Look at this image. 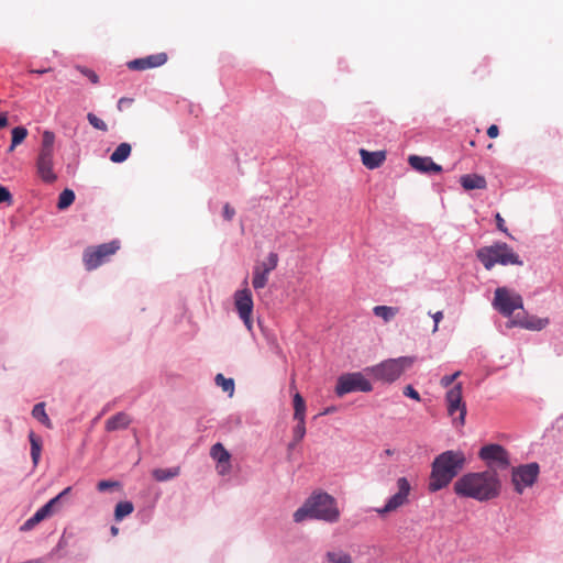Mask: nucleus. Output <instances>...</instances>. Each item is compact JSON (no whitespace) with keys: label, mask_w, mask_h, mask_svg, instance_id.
Segmentation results:
<instances>
[{"label":"nucleus","mask_w":563,"mask_h":563,"mask_svg":"<svg viewBox=\"0 0 563 563\" xmlns=\"http://www.w3.org/2000/svg\"><path fill=\"white\" fill-rule=\"evenodd\" d=\"M453 490L459 497L485 503L500 495L501 479L498 473L492 470L468 472L454 483Z\"/></svg>","instance_id":"obj_1"},{"label":"nucleus","mask_w":563,"mask_h":563,"mask_svg":"<svg viewBox=\"0 0 563 563\" xmlns=\"http://www.w3.org/2000/svg\"><path fill=\"white\" fill-rule=\"evenodd\" d=\"M466 456L460 450H446L438 454L431 463L428 490L437 493L446 486L465 467Z\"/></svg>","instance_id":"obj_2"},{"label":"nucleus","mask_w":563,"mask_h":563,"mask_svg":"<svg viewBox=\"0 0 563 563\" xmlns=\"http://www.w3.org/2000/svg\"><path fill=\"white\" fill-rule=\"evenodd\" d=\"M339 517L335 498L322 490L313 492L292 515L296 523L307 519L333 523L339 520Z\"/></svg>","instance_id":"obj_3"},{"label":"nucleus","mask_w":563,"mask_h":563,"mask_svg":"<svg viewBox=\"0 0 563 563\" xmlns=\"http://www.w3.org/2000/svg\"><path fill=\"white\" fill-rule=\"evenodd\" d=\"M476 258L487 271L493 269L497 264L503 266L523 265V261L514 252L512 247L501 241H496L492 245L479 247L476 251Z\"/></svg>","instance_id":"obj_4"},{"label":"nucleus","mask_w":563,"mask_h":563,"mask_svg":"<svg viewBox=\"0 0 563 563\" xmlns=\"http://www.w3.org/2000/svg\"><path fill=\"white\" fill-rule=\"evenodd\" d=\"M415 361V356L388 358L376 365L365 367L364 373L384 384H393L413 365Z\"/></svg>","instance_id":"obj_5"},{"label":"nucleus","mask_w":563,"mask_h":563,"mask_svg":"<svg viewBox=\"0 0 563 563\" xmlns=\"http://www.w3.org/2000/svg\"><path fill=\"white\" fill-rule=\"evenodd\" d=\"M363 372H349L343 373L336 378V385L334 388L338 397H343L346 394L361 391L369 393L373 390L372 383L365 377Z\"/></svg>","instance_id":"obj_6"},{"label":"nucleus","mask_w":563,"mask_h":563,"mask_svg":"<svg viewBox=\"0 0 563 563\" xmlns=\"http://www.w3.org/2000/svg\"><path fill=\"white\" fill-rule=\"evenodd\" d=\"M478 457L485 462L488 470H507L510 465V456L508 451L498 443H488L483 445L478 451Z\"/></svg>","instance_id":"obj_7"},{"label":"nucleus","mask_w":563,"mask_h":563,"mask_svg":"<svg viewBox=\"0 0 563 563\" xmlns=\"http://www.w3.org/2000/svg\"><path fill=\"white\" fill-rule=\"evenodd\" d=\"M493 307L504 317L510 318L515 310L523 308V299L507 287H498L494 292Z\"/></svg>","instance_id":"obj_8"},{"label":"nucleus","mask_w":563,"mask_h":563,"mask_svg":"<svg viewBox=\"0 0 563 563\" xmlns=\"http://www.w3.org/2000/svg\"><path fill=\"white\" fill-rule=\"evenodd\" d=\"M119 249L120 242L118 240L99 244L96 247H87L82 255L86 269L93 271L98 268L106 262L108 256L114 254Z\"/></svg>","instance_id":"obj_9"},{"label":"nucleus","mask_w":563,"mask_h":563,"mask_svg":"<svg viewBox=\"0 0 563 563\" xmlns=\"http://www.w3.org/2000/svg\"><path fill=\"white\" fill-rule=\"evenodd\" d=\"M540 474V465L537 462L520 464L511 471V483L517 494H522L527 487L533 486Z\"/></svg>","instance_id":"obj_10"},{"label":"nucleus","mask_w":563,"mask_h":563,"mask_svg":"<svg viewBox=\"0 0 563 563\" xmlns=\"http://www.w3.org/2000/svg\"><path fill=\"white\" fill-rule=\"evenodd\" d=\"M396 484L397 493L390 496L383 507L375 509L380 517H385L387 514L397 510L409 501L408 497L411 492V485L407 477H399Z\"/></svg>","instance_id":"obj_11"},{"label":"nucleus","mask_w":563,"mask_h":563,"mask_svg":"<svg viewBox=\"0 0 563 563\" xmlns=\"http://www.w3.org/2000/svg\"><path fill=\"white\" fill-rule=\"evenodd\" d=\"M396 484L397 493L390 496L383 507L375 509L380 517H385L387 514L397 510L409 501L408 497L411 492V485L407 477H399Z\"/></svg>","instance_id":"obj_12"},{"label":"nucleus","mask_w":563,"mask_h":563,"mask_svg":"<svg viewBox=\"0 0 563 563\" xmlns=\"http://www.w3.org/2000/svg\"><path fill=\"white\" fill-rule=\"evenodd\" d=\"M234 307L246 329L253 334V296L249 288L236 290L234 294Z\"/></svg>","instance_id":"obj_13"},{"label":"nucleus","mask_w":563,"mask_h":563,"mask_svg":"<svg viewBox=\"0 0 563 563\" xmlns=\"http://www.w3.org/2000/svg\"><path fill=\"white\" fill-rule=\"evenodd\" d=\"M445 400L448 405L449 415L453 417L456 412H459V417L456 420H459L461 424H464L466 417V406L462 397L461 383H457L446 391Z\"/></svg>","instance_id":"obj_14"},{"label":"nucleus","mask_w":563,"mask_h":563,"mask_svg":"<svg viewBox=\"0 0 563 563\" xmlns=\"http://www.w3.org/2000/svg\"><path fill=\"white\" fill-rule=\"evenodd\" d=\"M36 174L42 181L53 184L57 180V175L54 172V154H37L36 157Z\"/></svg>","instance_id":"obj_15"},{"label":"nucleus","mask_w":563,"mask_h":563,"mask_svg":"<svg viewBox=\"0 0 563 563\" xmlns=\"http://www.w3.org/2000/svg\"><path fill=\"white\" fill-rule=\"evenodd\" d=\"M408 164L412 169L429 176L442 173L443 168L437 164L430 156L410 155Z\"/></svg>","instance_id":"obj_16"},{"label":"nucleus","mask_w":563,"mask_h":563,"mask_svg":"<svg viewBox=\"0 0 563 563\" xmlns=\"http://www.w3.org/2000/svg\"><path fill=\"white\" fill-rule=\"evenodd\" d=\"M167 62V54L166 53H158L148 55L146 57L142 58H135L128 63V67L131 70H145L150 68H155L163 66Z\"/></svg>","instance_id":"obj_17"},{"label":"nucleus","mask_w":563,"mask_h":563,"mask_svg":"<svg viewBox=\"0 0 563 563\" xmlns=\"http://www.w3.org/2000/svg\"><path fill=\"white\" fill-rule=\"evenodd\" d=\"M55 501L48 500L40 507L20 527L21 531H30L34 529L40 522L51 517L56 510Z\"/></svg>","instance_id":"obj_18"},{"label":"nucleus","mask_w":563,"mask_h":563,"mask_svg":"<svg viewBox=\"0 0 563 563\" xmlns=\"http://www.w3.org/2000/svg\"><path fill=\"white\" fill-rule=\"evenodd\" d=\"M210 456L217 462L219 474L224 475L230 471L231 453L221 442L214 443L210 449Z\"/></svg>","instance_id":"obj_19"},{"label":"nucleus","mask_w":563,"mask_h":563,"mask_svg":"<svg viewBox=\"0 0 563 563\" xmlns=\"http://www.w3.org/2000/svg\"><path fill=\"white\" fill-rule=\"evenodd\" d=\"M360 156L362 164L368 169H376L383 165L386 159L385 151H367L365 148L360 150Z\"/></svg>","instance_id":"obj_20"},{"label":"nucleus","mask_w":563,"mask_h":563,"mask_svg":"<svg viewBox=\"0 0 563 563\" xmlns=\"http://www.w3.org/2000/svg\"><path fill=\"white\" fill-rule=\"evenodd\" d=\"M460 184L464 190L485 189L487 181L484 176L479 174H465L461 176Z\"/></svg>","instance_id":"obj_21"},{"label":"nucleus","mask_w":563,"mask_h":563,"mask_svg":"<svg viewBox=\"0 0 563 563\" xmlns=\"http://www.w3.org/2000/svg\"><path fill=\"white\" fill-rule=\"evenodd\" d=\"M130 423H131L130 417L125 412L120 411V412H117L115 415H113L112 417H110L106 421L104 427L108 432H113L117 430H123V429L129 428Z\"/></svg>","instance_id":"obj_22"},{"label":"nucleus","mask_w":563,"mask_h":563,"mask_svg":"<svg viewBox=\"0 0 563 563\" xmlns=\"http://www.w3.org/2000/svg\"><path fill=\"white\" fill-rule=\"evenodd\" d=\"M29 441L31 446V459L33 466L36 467L38 465L42 452V439L34 431L29 432Z\"/></svg>","instance_id":"obj_23"},{"label":"nucleus","mask_w":563,"mask_h":563,"mask_svg":"<svg viewBox=\"0 0 563 563\" xmlns=\"http://www.w3.org/2000/svg\"><path fill=\"white\" fill-rule=\"evenodd\" d=\"M292 406L294 419L297 421V423L306 424V401L299 393L294 395Z\"/></svg>","instance_id":"obj_24"},{"label":"nucleus","mask_w":563,"mask_h":563,"mask_svg":"<svg viewBox=\"0 0 563 563\" xmlns=\"http://www.w3.org/2000/svg\"><path fill=\"white\" fill-rule=\"evenodd\" d=\"M132 147L129 143H120L110 155V161L115 164L125 162L131 155Z\"/></svg>","instance_id":"obj_25"},{"label":"nucleus","mask_w":563,"mask_h":563,"mask_svg":"<svg viewBox=\"0 0 563 563\" xmlns=\"http://www.w3.org/2000/svg\"><path fill=\"white\" fill-rule=\"evenodd\" d=\"M32 417L40 423H42L44 427L48 429L53 428L52 421L45 411V402H37L34 405L32 409Z\"/></svg>","instance_id":"obj_26"},{"label":"nucleus","mask_w":563,"mask_h":563,"mask_svg":"<svg viewBox=\"0 0 563 563\" xmlns=\"http://www.w3.org/2000/svg\"><path fill=\"white\" fill-rule=\"evenodd\" d=\"M134 510V505L130 500L119 501L114 507V520L122 521L125 517L130 516Z\"/></svg>","instance_id":"obj_27"},{"label":"nucleus","mask_w":563,"mask_h":563,"mask_svg":"<svg viewBox=\"0 0 563 563\" xmlns=\"http://www.w3.org/2000/svg\"><path fill=\"white\" fill-rule=\"evenodd\" d=\"M179 467H169V468H155L152 472V476L157 482H167L173 479L179 475Z\"/></svg>","instance_id":"obj_28"},{"label":"nucleus","mask_w":563,"mask_h":563,"mask_svg":"<svg viewBox=\"0 0 563 563\" xmlns=\"http://www.w3.org/2000/svg\"><path fill=\"white\" fill-rule=\"evenodd\" d=\"M306 435V424L297 423L292 429V440L287 445L288 459H290L291 452L295 450L296 445L305 438Z\"/></svg>","instance_id":"obj_29"},{"label":"nucleus","mask_w":563,"mask_h":563,"mask_svg":"<svg viewBox=\"0 0 563 563\" xmlns=\"http://www.w3.org/2000/svg\"><path fill=\"white\" fill-rule=\"evenodd\" d=\"M76 199V195L73 189L65 188L59 195L57 199V209L63 211L69 208Z\"/></svg>","instance_id":"obj_30"},{"label":"nucleus","mask_w":563,"mask_h":563,"mask_svg":"<svg viewBox=\"0 0 563 563\" xmlns=\"http://www.w3.org/2000/svg\"><path fill=\"white\" fill-rule=\"evenodd\" d=\"M548 324L549 320L547 318L543 319L536 316H528L526 323H520V328L531 331H540Z\"/></svg>","instance_id":"obj_31"},{"label":"nucleus","mask_w":563,"mask_h":563,"mask_svg":"<svg viewBox=\"0 0 563 563\" xmlns=\"http://www.w3.org/2000/svg\"><path fill=\"white\" fill-rule=\"evenodd\" d=\"M55 134L52 131L45 130L42 134V144L38 151L40 154H54Z\"/></svg>","instance_id":"obj_32"},{"label":"nucleus","mask_w":563,"mask_h":563,"mask_svg":"<svg viewBox=\"0 0 563 563\" xmlns=\"http://www.w3.org/2000/svg\"><path fill=\"white\" fill-rule=\"evenodd\" d=\"M214 383L218 387H221L224 393H228L230 397L233 395L235 388L233 378H228L223 374L219 373L214 377Z\"/></svg>","instance_id":"obj_33"},{"label":"nucleus","mask_w":563,"mask_h":563,"mask_svg":"<svg viewBox=\"0 0 563 563\" xmlns=\"http://www.w3.org/2000/svg\"><path fill=\"white\" fill-rule=\"evenodd\" d=\"M268 282V274L262 271L261 266H254L253 268V277L252 285L254 289H262L266 286Z\"/></svg>","instance_id":"obj_34"},{"label":"nucleus","mask_w":563,"mask_h":563,"mask_svg":"<svg viewBox=\"0 0 563 563\" xmlns=\"http://www.w3.org/2000/svg\"><path fill=\"white\" fill-rule=\"evenodd\" d=\"M373 312L376 317H379L387 322L396 316L397 308L389 306H375Z\"/></svg>","instance_id":"obj_35"},{"label":"nucleus","mask_w":563,"mask_h":563,"mask_svg":"<svg viewBox=\"0 0 563 563\" xmlns=\"http://www.w3.org/2000/svg\"><path fill=\"white\" fill-rule=\"evenodd\" d=\"M278 264V254L275 252H271L266 260L256 266H261L262 271L269 275L272 271L277 267Z\"/></svg>","instance_id":"obj_36"},{"label":"nucleus","mask_w":563,"mask_h":563,"mask_svg":"<svg viewBox=\"0 0 563 563\" xmlns=\"http://www.w3.org/2000/svg\"><path fill=\"white\" fill-rule=\"evenodd\" d=\"M27 136V130L23 125L14 126L11 130V142H13V146L20 145L25 137Z\"/></svg>","instance_id":"obj_37"},{"label":"nucleus","mask_w":563,"mask_h":563,"mask_svg":"<svg viewBox=\"0 0 563 563\" xmlns=\"http://www.w3.org/2000/svg\"><path fill=\"white\" fill-rule=\"evenodd\" d=\"M327 560L330 563H352V558L349 553L344 552H327Z\"/></svg>","instance_id":"obj_38"},{"label":"nucleus","mask_w":563,"mask_h":563,"mask_svg":"<svg viewBox=\"0 0 563 563\" xmlns=\"http://www.w3.org/2000/svg\"><path fill=\"white\" fill-rule=\"evenodd\" d=\"M87 120H88L89 124H91L96 130H99V131H102V132H107L108 131V125L104 123L103 120L98 118L95 113L89 112L87 114Z\"/></svg>","instance_id":"obj_39"},{"label":"nucleus","mask_w":563,"mask_h":563,"mask_svg":"<svg viewBox=\"0 0 563 563\" xmlns=\"http://www.w3.org/2000/svg\"><path fill=\"white\" fill-rule=\"evenodd\" d=\"M121 486L120 482L118 481H110V479H102L98 482L97 489L100 493H106L111 490L112 488H119Z\"/></svg>","instance_id":"obj_40"},{"label":"nucleus","mask_w":563,"mask_h":563,"mask_svg":"<svg viewBox=\"0 0 563 563\" xmlns=\"http://www.w3.org/2000/svg\"><path fill=\"white\" fill-rule=\"evenodd\" d=\"M76 68H77V70L80 71L81 75L87 77L92 84L99 82V76L96 74L95 70H92L86 66H79V65Z\"/></svg>","instance_id":"obj_41"},{"label":"nucleus","mask_w":563,"mask_h":563,"mask_svg":"<svg viewBox=\"0 0 563 563\" xmlns=\"http://www.w3.org/2000/svg\"><path fill=\"white\" fill-rule=\"evenodd\" d=\"M13 202V196L8 187L0 185V203L11 205Z\"/></svg>","instance_id":"obj_42"},{"label":"nucleus","mask_w":563,"mask_h":563,"mask_svg":"<svg viewBox=\"0 0 563 563\" xmlns=\"http://www.w3.org/2000/svg\"><path fill=\"white\" fill-rule=\"evenodd\" d=\"M495 221H496V227H497V229H498L500 232L505 233L508 238L514 239V236L511 235V233H509L508 229L506 228V225H505V220H504V218L500 216V213H498V212H497V213L495 214Z\"/></svg>","instance_id":"obj_43"},{"label":"nucleus","mask_w":563,"mask_h":563,"mask_svg":"<svg viewBox=\"0 0 563 563\" xmlns=\"http://www.w3.org/2000/svg\"><path fill=\"white\" fill-rule=\"evenodd\" d=\"M402 393H404V395L406 397H408L410 399H413V400H417V401L420 400V394L411 385L405 386Z\"/></svg>","instance_id":"obj_44"},{"label":"nucleus","mask_w":563,"mask_h":563,"mask_svg":"<svg viewBox=\"0 0 563 563\" xmlns=\"http://www.w3.org/2000/svg\"><path fill=\"white\" fill-rule=\"evenodd\" d=\"M71 492V486H68L64 488L59 494H57L55 497L51 498V501H55V506L58 507L62 504V500L69 495Z\"/></svg>","instance_id":"obj_45"},{"label":"nucleus","mask_w":563,"mask_h":563,"mask_svg":"<svg viewBox=\"0 0 563 563\" xmlns=\"http://www.w3.org/2000/svg\"><path fill=\"white\" fill-rule=\"evenodd\" d=\"M71 492V486H68L64 488L59 494H57L55 497L51 498V501H55V506L58 507L62 504V500L69 495Z\"/></svg>","instance_id":"obj_46"},{"label":"nucleus","mask_w":563,"mask_h":563,"mask_svg":"<svg viewBox=\"0 0 563 563\" xmlns=\"http://www.w3.org/2000/svg\"><path fill=\"white\" fill-rule=\"evenodd\" d=\"M223 219L227 221H231L235 216V210L233 207H231L230 203H224L223 211H222Z\"/></svg>","instance_id":"obj_47"},{"label":"nucleus","mask_w":563,"mask_h":563,"mask_svg":"<svg viewBox=\"0 0 563 563\" xmlns=\"http://www.w3.org/2000/svg\"><path fill=\"white\" fill-rule=\"evenodd\" d=\"M528 316L526 312L517 313L511 320L510 325L520 327V323H526Z\"/></svg>","instance_id":"obj_48"},{"label":"nucleus","mask_w":563,"mask_h":563,"mask_svg":"<svg viewBox=\"0 0 563 563\" xmlns=\"http://www.w3.org/2000/svg\"><path fill=\"white\" fill-rule=\"evenodd\" d=\"M460 375V372H455L451 375H444L442 378H441V385L443 387H449L451 386L454 380L456 379V377Z\"/></svg>","instance_id":"obj_49"},{"label":"nucleus","mask_w":563,"mask_h":563,"mask_svg":"<svg viewBox=\"0 0 563 563\" xmlns=\"http://www.w3.org/2000/svg\"><path fill=\"white\" fill-rule=\"evenodd\" d=\"M133 99L132 98H128V97H122L119 99L118 103H117V108L119 111H122L125 107H129L133 103Z\"/></svg>","instance_id":"obj_50"},{"label":"nucleus","mask_w":563,"mask_h":563,"mask_svg":"<svg viewBox=\"0 0 563 563\" xmlns=\"http://www.w3.org/2000/svg\"><path fill=\"white\" fill-rule=\"evenodd\" d=\"M487 135L490 139H495L499 135V128L496 124H492L487 129Z\"/></svg>","instance_id":"obj_51"},{"label":"nucleus","mask_w":563,"mask_h":563,"mask_svg":"<svg viewBox=\"0 0 563 563\" xmlns=\"http://www.w3.org/2000/svg\"><path fill=\"white\" fill-rule=\"evenodd\" d=\"M432 319L434 321L433 331H437L439 322L443 319V312L442 311H437L434 314H432Z\"/></svg>","instance_id":"obj_52"},{"label":"nucleus","mask_w":563,"mask_h":563,"mask_svg":"<svg viewBox=\"0 0 563 563\" xmlns=\"http://www.w3.org/2000/svg\"><path fill=\"white\" fill-rule=\"evenodd\" d=\"M9 125L8 114L5 112H0V130L7 128Z\"/></svg>","instance_id":"obj_53"},{"label":"nucleus","mask_w":563,"mask_h":563,"mask_svg":"<svg viewBox=\"0 0 563 563\" xmlns=\"http://www.w3.org/2000/svg\"><path fill=\"white\" fill-rule=\"evenodd\" d=\"M66 544H67V541H66V537H65V532H64L56 545V549L57 550L63 549L64 547H66Z\"/></svg>","instance_id":"obj_54"},{"label":"nucleus","mask_w":563,"mask_h":563,"mask_svg":"<svg viewBox=\"0 0 563 563\" xmlns=\"http://www.w3.org/2000/svg\"><path fill=\"white\" fill-rule=\"evenodd\" d=\"M110 532L113 537H115L119 533V528L115 526H111Z\"/></svg>","instance_id":"obj_55"},{"label":"nucleus","mask_w":563,"mask_h":563,"mask_svg":"<svg viewBox=\"0 0 563 563\" xmlns=\"http://www.w3.org/2000/svg\"><path fill=\"white\" fill-rule=\"evenodd\" d=\"M47 71V69H36V70H32V73L34 74H37V75H43Z\"/></svg>","instance_id":"obj_56"},{"label":"nucleus","mask_w":563,"mask_h":563,"mask_svg":"<svg viewBox=\"0 0 563 563\" xmlns=\"http://www.w3.org/2000/svg\"><path fill=\"white\" fill-rule=\"evenodd\" d=\"M384 454H386V455H388V456H389V455H393V454H394V450H391V449H386V450L384 451Z\"/></svg>","instance_id":"obj_57"},{"label":"nucleus","mask_w":563,"mask_h":563,"mask_svg":"<svg viewBox=\"0 0 563 563\" xmlns=\"http://www.w3.org/2000/svg\"><path fill=\"white\" fill-rule=\"evenodd\" d=\"M334 410V408H327L324 411H323V415H327V413H330Z\"/></svg>","instance_id":"obj_58"},{"label":"nucleus","mask_w":563,"mask_h":563,"mask_svg":"<svg viewBox=\"0 0 563 563\" xmlns=\"http://www.w3.org/2000/svg\"><path fill=\"white\" fill-rule=\"evenodd\" d=\"M15 147H16V146H13V142H11V144H10V146H9V148H8V152H12V151H14V148H15Z\"/></svg>","instance_id":"obj_59"}]
</instances>
